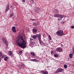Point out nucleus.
Segmentation results:
<instances>
[{
	"instance_id": "obj_1",
	"label": "nucleus",
	"mask_w": 74,
	"mask_h": 74,
	"mask_svg": "<svg viewBox=\"0 0 74 74\" xmlns=\"http://www.w3.org/2000/svg\"><path fill=\"white\" fill-rule=\"evenodd\" d=\"M18 40L16 43L18 46L23 48H25L26 47V41L24 40L22 36H18Z\"/></svg>"
},
{
	"instance_id": "obj_2",
	"label": "nucleus",
	"mask_w": 74,
	"mask_h": 74,
	"mask_svg": "<svg viewBox=\"0 0 74 74\" xmlns=\"http://www.w3.org/2000/svg\"><path fill=\"white\" fill-rule=\"evenodd\" d=\"M56 34L58 36H62L64 35L63 31L61 30H60L56 32Z\"/></svg>"
},
{
	"instance_id": "obj_3",
	"label": "nucleus",
	"mask_w": 74,
	"mask_h": 74,
	"mask_svg": "<svg viewBox=\"0 0 74 74\" xmlns=\"http://www.w3.org/2000/svg\"><path fill=\"white\" fill-rule=\"evenodd\" d=\"M41 34H36L35 35L33 36L32 37V38L34 39H36V37H37L39 40L40 38H41Z\"/></svg>"
},
{
	"instance_id": "obj_4",
	"label": "nucleus",
	"mask_w": 74,
	"mask_h": 74,
	"mask_svg": "<svg viewBox=\"0 0 74 74\" xmlns=\"http://www.w3.org/2000/svg\"><path fill=\"white\" fill-rule=\"evenodd\" d=\"M64 69H63L62 68H60L58 69L56 71L54 72L55 74H56V73H62L63 72V71Z\"/></svg>"
},
{
	"instance_id": "obj_5",
	"label": "nucleus",
	"mask_w": 74,
	"mask_h": 74,
	"mask_svg": "<svg viewBox=\"0 0 74 74\" xmlns=\"http://www.w3.org/2000/svg\"><path fill=\"white\" fill-rule=\"evenodd\" d=\"M2 40L3 42L4 43V44H5V45H6V46L7 47H8V41L6 39L4 38H2Z\"/></svg>"
},
{
	"instance_id": "obj_6",
	"label": "nucleus",
	"mask_w": 74,
	"mask_h": 74,
	"mask_svg": "<svg viewBox=\"0 0 74 74\" xmlns=\"http://www.w3.org/2000/svg\"><path fill=\"white\" fill-rule=\"evenodd\" d=\"M10 10V4L9 3H8L7 6H6V9L5 10V13H6L7 12H8V11Z\"/></svg>"
},
{
	"instance_id": "obj_7",
	"label": "nucleus",
	"mask_w": 74,
	"mask_h": 74,
	"mask_svg": "<svg viewBox=\"0 0 74 74\" xmlns=\"http://www.w3.org/2000/svg\"><path fill=\"white\" fill-rule=\"evenodd\" d=\"M30 60L32 62H40V60L36 59H31Z\"/></svg>"
},
{
	"instance_id": "obj_8",
	"label": "nucleus",
	"mask_w": 74,
	"mask_h": 74,
	"mask_svg": "<svg viewBox=\"0 0 74 74\" xmlns=\"http://www.w3.org/2000/svg\"><path fill=\"white\" fill-rule=\"evenodd\" d=\"M40 72L41 73H42V74H48V71H44L42 70V71H41Z\"/></svg>"
},
{
	"instance_id": "obj_9",
	"label": "nucleus",
	"mask_w": 74,
	"mask_h": 74,
	"mask_svg": "<svg viewBox=\"0 0 74 74\" xmlns=\"http://www.w3.org/2000/svg\"><path fill=\"white\" fill-rule=\"evenodd\" d=\"M56 50L57 51H59V52H62V49L60 47L57 48Z\"/></svg>"
},
{
	"instance_id": "obj_10",
	"label": "nucleus",
	"mask_w": 74,
	"mask_h": 74,
	"mask_svg": "<svg viewBox=\"0 0 74 74\" xmlns=\"http://www.w3.org/2000/svg\"><path fill=\"white\" fill-rule=\"evenodd\" d=\"M12 31H13V32H14V33H15V32H16V28H15V27H13L12 28Z\"/></svg>"
},
{
	"instance_id": "obj_11",
	"label": "nucleus",
	"mask_w": 74,
	"mask_h": 74,
	"mask_svg": "<svg viewBox=\"0 0 74 74\" xmlns=\"http://www.w3.org/2000/svg\"><path fill=\"white\" fill-rule=\"evenodd\" d=\"M39 41L41 45H44V43H43L42 42H41V38H40L38 40Z\"/></svg>"
},
{
	"instance_id": "obj_12",
	"label": "nucleus",
	"mask_w": 74,
	"mask_h": 74,
	"mask_svg": "<svg viewBox=\"0 0 74 74\" xmlns=\"http://www.w3.org/2000/svg\"><path fill=\"white\" fill-rule=\"evenodd\" d=\"M0 57L2 58H4V55L1 52H0Z\"/></svg>"
},
{
	"instance_id": "obj_13",
	"label": "nucleus",
	"mask_w": 74,
	"mask_h": 74,
	"mask_svg": "<svg viewBox=\"0 0 74 74\" xmlns=\"http://www.w3.org/2000/svg\"><path fill=\"white\" fill-rule=\"evenodd\" d=\"M54 16L55 17V18H59V14H54Z\"/></svg>"
},
{
	"instance_id": "obj_14",
	"label": "nucleus",
	"mask_w": 74,
	"mask_h": 74,
	"mask_svg": "<svg viewBox=\"0 0 74 74\" xmlns=\"http://www.w3.org/2000/svg\"><path fill=\"white\" fill-rule=\"evenodd\" d=\"M32 31L33 32H34V33H37V30L35 28H34L32 29Z\"/></svg>"
},
{
	"instance_id": "obj_15",
	"label": "nucleus",
	"mask_w": 74,
	"mask_h": 74,
	"mask_svg": "<svg viewBox=\"0 0 74 74\" xmlns=\"http://www.w3.org/2000/svg\"><path fill=\"white\" fill-rule=\"evenodd\" d=\"M54 12V13L55 14L56 13H58V12H59V11L56 9H54V12Z\"/></svg>"
},
{
	"instance_id": "obj_16",
	"label": "nucleus",
	"mask_w": 74,
	"mask_h": 74,
	"mask_svg": "<svg viewBox=\"0 0 74 74\" xmlns=\"http://www.w3.org/2000/svg\"><path fill=\"white\" fill-rule=\"evenodd\" d=\"M64 15H62V14H59V18H64Z\"/></svg>"
},
{
	"instance_id": "obj_17",
	"label": "nucleus",
	"mask_w": 74,
	"mask_h": 74,
	"mask_svg": "<svg viewBox=\"0 0 74 74\" xmlns=\"http://www.w3.org/2000/svg\"><path fill=\"white\" fill-rule=\"evenodd\" d=\"M9 55L10 56H11V55H12V51H10L9 52Z\"/></svg>"
},
{
	"instance_id": "obj_18",
	"label": "nucleus",
	"mask_w": 74,
	"mask_h": 74,
	"mask_svg": "<svg viewBox=\"0 0 74 74\" xmlns=\"http://www.w3.org/2000/svg\"><path fill=\"white\" fill-rule=\"evenodd\" d=\"M31 53L32 55V56H35V55H36L35 54H34V52H31Z\"/></svg>"
},
{
	"instance_id": "obj_19",
	"label": "nucleus",
	"mask_w": 74,
	"mask_h": 74,
	"mask_svg": "<svg viewBox=\"0 0 74 74\" xmlns=\"http://www.w3.org/2000/svg\"><path fill=\"white\" fill-rule=\"evenodd\" d=\"M40 10V8H39L37 7L35 9V11H38V10Z\"/></svg>"
},
{
	"instance_id": "obj_20",
	"label": "nucleus",
	"mask_w": 74,
	"mask_h": 74,
	"mask_svg": "<svg viewBox=\"0 0 74 74\" xmlns=\"http://www.w3.org/2000/svg\"><path fill=\"white\" fill-rule=\"evenodd\" d=\"M69 57L70 58H73V54L72 53H70L69 55Z\"/></svg>"
},
{
	"instance_id": "obj_21",
	"label": "nucleus",
	"mask_w": 74,
	"mask_h": 74,
	"mask_svg": "<svg viewBox=\"0 0 74 74\" xmlns=\"http://www.w3.org/2000/svg\"><path fill=\"white\" fill-rule=\"evenodd\" d=\"M8 57L6 56L5 57L4 59V60L5 61L7 60H8Z\"/></svg>"
},
{
	"instance_id": "obj_22",
	"label": "nucleus",
	"mask_w": 74,
	"mask_h": 74,
	"mask_svg": "<svg viewBox=\"0 0 74 74\" xmlns=\"http://www.w3.org/2000/svg\"><path fill=\"white\" fill-rule=\"evenodd\" d=\"M13 14H11L10 16H9V18H12V17L13 16Z\"/></svg>"
},
{
	"instance_id": "obj_23",
	"label": "nucleus",
	"mask_w": 74,
	"mask_h": 74,
	"mask_svg": "<svg viewBox=\"0 0 74 74\" xmlns=\"http://www.w3.org/2000/svg\"><path fill=\"white\" fill-rule=\"evenodd\" d=\"M58 56L59 55H58V54H55L54 55V56L55 57V58H58Z\"/></svg>"
},
{
	"instance_id": "obj_24",
	"label": "nucleus",
	"mask_w": 74,
	"mask_h": 74,
	"mask_svg": "<svg viewBox=\"0 0 74 74\" xmlns=\"http://www.w3.org/2000/svg\"><path fill=\"white\" fill-rule=\"evenodd\" d=\"M49 38L50 40H52V38H51V36H50V35H49Z\"/></svg>"
},
{
	"instance_id": "obj_25",
	"label": "nucleus",
	"mask_w": 74,
	"mask_h": 74,
	"mask_svg": "<svg viewBox=\"0 0 74 74\" xmlns=\"http://www.w3.org/2000/svg\"><path fill=\"white\" fill-rule=\"evenodd\" d=\"M64 68L66 69V68H67V66L65 64L64 65Z\"/></svg>"
},
{
	"instance_id": "obj_26",
	"label": "nucleus",
	"mask_w": 74,
	"mask_h": 74,
	"mask_svg": "<svg viewBox=\"0 0 74 74\" xmlns=\"http://www.w3.org/2000/svg\"><path fill=\"white\" fill-rule=\"evenodd\" d=\"M18 68H19V69H21L22 68V65H20L18 66Z\"/></svg>"
},
{
	"instance_id": "obj_27",
	"label": "nucleus",
	"mask_w": 74,
	"mask_h": 74,
	"mask_svg": "<svg viewBox=\"0 0 74 74\" xmlns=\"http://www.w3.org/2000/svg\"><path fill=\"white\" fill-rule=\"evenodd\" d=\"M31 21H32V22H33V21H36V19H31Z\"/></svg>"
},
{
	"instance_id": "obj_28",
	"label": "nucleus",
	"mask_w": 74,
	"mask_h": 74,
	"mask_svg": "<svg viewBox=\"0 0 74 74\" xmlns=\"http://www.w3.org/2000/svg\"><path fill=\"white\" fill-rule=\"evenodd\" d=\"M33 25L34 26H36V23L35 22H33Z\"/></svg>"
},
{
	"instance_id": "obj_29",
	"label": "nucleus",
	"mask_w": 74,
	"mask_h": 74,
	"mask_svg": "<svg viewBox=\"0 0 74 74\" xmlns=\"http://www.w3.org/2000/svg\"><path fill=\"white\" fill-rule=\"evenodd\" d=\"M62 19V18H59L58 19V21H61Z\"/></svg>"
},
{
	"instance_id": "obj_30",
	"label": "nucleus",
	"mask_w": 74,
	"mask_h": 74,
	"mask_svg": "<svg viewBox=\"0 0 74 74\" xmlns=\"http://www.w3.org/2000/svg\"><path fill=\"white\" fill-rule=\"evenodd\" d=\"M33 44H34V43L33 42L30 43V45H33Z\"/></svg>"
},
{
	"instance_id": "obj_31",
	"label": "nucleus",
	"mask_w": 74,
	"mask_h": 74,
	"mask_svg": "<svg viewBox=\"0 0 74 74\" xmlns=\"http://www.w3.org/2000/svg\"><path fill=\"white\" fill-rule=\"evenodd\" d=\"M22 2H23V3H25V0H21Z\"/></svg>"
},
{
	"instance_id": "obj_32",
	"label": "nucleus",
	"mask_w": 74,
	"mask_h": 74,
	"mask_svg": "<svg viewBox=\"0 0 74 74\" xmlns=\"http://www.w3.org/2000/svg\"><path fill=\"white\" fill-rule=\"evenodd\" d=\"M19 53L20 54H22V51H19Z\"/></svg>"
},
{
	"instance_id": "obj_33",
	"label": "nucleus",
	"mask_w": 74,
	"mask_h": 74,
	"mask_svg": "<svg viewBox=\"0 0 74 74\" xmlns=\"http://www.w3.org/2000/svg\"><path fill=\"white\" fill-rule=\"evenodd\" d=\"M71 28H72V29H74V26H73V25H72V26H71Z\"/></svg>"
},
{
	"instance_id": "obj_34",
	"label": "nucleus",
	"mask_w": 74,
	"mask_h": 74,
	"mask_svg": "<svg viewBox=\"0 0 74 74\" xmlns=\"http://www.w3.org/2000/svg\"><path fill=\"white\" fill-rule=\"evenodd\" d=\"M53 51H51V55H53Z\"/></svg>"
},
{
	"instance_id": "obj_35",
	"label": "nucleus",
	"mask_w": 74,
	"mask_h": 74,
	"mask_svg": "<svg viewBox=\"0 0 74 74\" xmlns=\"http://www.w3.org/2000/svg\"><path fill=\"white\" fill-rule=\"evenodd\" d=\"M31 1H32V3L33 4V3H34V0H31Z\"/></svg>"
},
{
	"instance_id": "obj_36",
	"label": "nucleus",
	"mask_w": 74,
	"mask_h": 74,
	"mask_svg": "<svg viewBox=\"0 0 74 74\" xmlns=\"http://www.w3.org/2000/svg\"><path fill=\"white\" fill-rule=\"evenodd\" d=\"M72 50L73 51H74V47H72Z\"/></svg>"
},
{
	"instance_id": "obj_37",
	"label": "nucleus",
	"mask_w": 74,
	"mask_h": 74,
	"mask_svg": "<svg viewBox=\"0 0 74 74\" xmlns=\"http://www.w3.org/2000/svg\"><path fill=\"white\" fill-rule=\"evenodd\" d=\"M24 64H21V66H24Z\"/></svg>"
},
{
	"instance_id": "obj_38",
	"label": "nucleus",
	"mask_w": 74,
	"mask_h": 74,
	"mask_svg": "<svg viewBox=\"0 0 74 74\" xmlns=\"http://www.w3.org/2000/svg\"><path fill=\"white\" fill-rule=\"evenodd\" d=\"M72 53L73 54V55H74V51H72Z\"/></svg>"
},
{
	"instance_id": "obj_39",
	"label": "nucleus",
	"mask_w": 74,
	"mask_h": 74,
	"mask_svg": "<svg viewBox=\"0 0 74 74\" xmlns=\"http://www.w3.org/2000/svg\"><path fill=\"white\" fill-rule=\"evenodd\" d=\"M62 22V23L64 24V22L63 21L62 22Z\"/></svg>"
},
{
	"instance_id": "obj_40",
	"label": "nucleus",
	"mask_w": 74,
	"mask_h": 74,
	"mask_svg": "<svg viewBox=\"0 0 74 74\" xmlns=\"http://www.w3.org/2000/svg\"><path fill=\"white\" fill-rule=\"evenodd\" d=\"M12 6H10V8H12Z\"/></svg>"
},
{
	"instance_id": "obj_41",
	"label": "nucleus",
	"mask_w": 74,
	"mask_h": 74,
	"mask_svg": "<svg viewBox=\"0 0 74 74\" xmlns=\"http://www.w3.org/2000/svg\"><path fill=\"white\" fill-rule=\"evenodd\" d=\"M1 62V59H0V62Z\"/></svg>"
},
{
	"instance_id": "obj_42",
	"label": "nucleus",
	"mask_w": 74,
	"mask_h": 74,
	"mask_svg": "<svg viewBox=\"0 0 74 74\" xmlns=\"http://www.w3.org/2000/svg\"><path fill=\"white\" fill-rule=\"evenodd\" d=\"M31 39H31V38H30V40H31Z\"/></svg>"
}]
</instances>
